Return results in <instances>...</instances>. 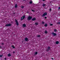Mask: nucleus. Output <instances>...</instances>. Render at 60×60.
I'll return each mask as SVG.
<instances>
[{
    "label": "nucleus",
    "mask_w": 60,
    "mask_h": 60,
    "mask_svg": "<svg viewBox=\"0 0 60 60\" xmlns=\"http://www.w3.org/2000/svg\"><path fill=\"white\" fill-rule=\"evenodd\" d=\"M3 55H0V58L2 57H3Z\"/></svg>",
    "instance_id": "17"
},
{
    "label": "nucleus",
    "mask_w": 60,
    "mask_h": 60,
    "mask_svg": "<svg viewBox=\"0 0 60 60\" xmlns=\"http://www.w3.org/2000/svg\"><path fill=\"white\" fill-rule=\"evenodd\" d=\"M52 34L53 36H56V35H57L56 34L54 33H52Z\"/></svg>",
    "instance_id": "6"
},
{
    "label": "nucleus",
    "mask_w": 60,
    "mask_h": 60,
    "mask_svg": "<svg viewBox=\"0 0 60 60\" xmlns=\"http://www.w3.org/2000/svg\"><path fill=\"white\" fill-rule=\"evenodd\" d=\"M47 12H45L44 13V14H43V15H42L41 16L42 17H44L45 16H46L47 15Z\"/></svg>",
    "instance_id": "2"
},
{
    "label": "nucleus",
    "mask_w": 60,
    "mask_h": 60,
    "mask_svg": "<svg viewBox=\"0 0 60 60\" xmlns=\"http://www.w3.org/2000/svg\"><path fill=\"white\" fill-rule=\"evenodd\" d=\"M57 24H59V25H60V22H58L57 23Z\"/></svg>",
    "instance_id": "21"
},
{
    "label": "nucleus",
    "mask_w": 60,
    "mask_h": 60,
    "mask_svg": "<svg viewBox=\"0 0 60 60\" xmlns=\"http://www.w3.org/2000/svg\"><path fill=\"white\" fill-rule=\"evenodd\" d=\"M37 37H41V35H37Z\"/></svg>",
    "instance_id": "16"
},
{
    "label": "nucleus",
    "mask_w": 60,
    "mask_h": 60,
    "mask_svg": "<svg viewBox=\"0 0 60 60\" xmlns=\"http://www.w3.org/2000/svg\"><path fill=\"white\" fill-rule=\"evenodd\" d=\"M25 40L26 41H28V39L27 38H25Z\"/></svg>",
    "instance_id": "8"
},
{
    "label": "nucleus",
    "mask_w": 60,
    "mask_h": 60,
    "mask_svg": "<svg viewBox=\"0 0 60 60\" xmlns=\"http://www.w3.org/2000/svg\"><path fill=\"white\" fill-rule=\"evenodd\" d=\"M45 0H43V1H45Z\"/></svg>",
    "instance_id": "37"
},
{
    "label": "nucleus",
    "mask_w": 60,
    "mask_h": 60,
    "mask_svg": "<svg viewBox=\"0 0 60 60\" xmlns=\"http://www.w3.org/2000/svg\"><path fill=\"white\" fill-rule=\"evenodd\" d=\"M15 22H16V25H17V26H19V22H18V21L15 19Z\"/></svg>",
    "instance_id": "4"
},
{
    "label": "nucleus",
    "mask_w": 60,
    "mask_h": 60,
    "mask_svg": "<svg viewBox=\"0 0 60 60\" xmlns=\"http://www.w3.org/2000/svg\"><path fill=\"white\" fill-rule=\"evenodd\" d=\"M45 27L47 26H48V25L47 24H45Z\"/></svg>",
    "instance_id": "18"
},
{
    "label": "nucleus",
    "mask_w": 60,
    "mask_h": 60,
    "mask_svg": "<svg viewBox=\"0 0 60 60\" xmlns=\"http://www.w3.org/2000/svg\"><path fill=\"white\" fill-rule=\"evenodd\" d=\"M31 11L33 12H35V11H34V10H32Z\"/></svg>",
    "instance_id": "27"
},
{
    "label": "nucleus",
    "mask_w": 60,
    "mask_h": 60,
    "mask_svg": "<svg viewBox=\"0 0 60 60\" xmlns=\"http://www.w3.org/2000/svg\"><path fill=\"white\" fill-rule=\"evenodd\" d=\"M24 18H25V15H24L22 17H21V20H22L23 19H24Z\"/></svg>",
    "instance_id": "5"
},
{
    "label": "nucleus",
    "mask_w": 60,
    "mask_h": 60,
    "mask_svg": "<svg viewBox=\"0 0 60 60\" xmlns=\"http://www.w3.org/2000/svg\"><path fill=\"white\" fill-rule=\"evenodd\" d=\"M38 54V52H35V55H37Z\"/></svg>",
    "instance_id": "15"
},
{
    "label": "nucleus",
    "mask_w": 60,
    "mask_h": 60,
    "mask_svg": "<svg viewBox=\"0 0 60 60\" xmlns=\"http://www.w3.org/2000/svg\"><path fill=\"white\" fill-rule=\"evenodd\" d=\"M11 26V24L10 23L8 24H6V25L5 26Z\"/></svg>",
    "instance_id": "3"
},
{
    "label": "nucleus",
    "mask_w": 60,
    "mask_h": 60,
    "mask_svg": "<svg viewBox=\"0 0 60 60\" xmlns=\"http://www.w3.org/2000/svg\"><path fill=\"white\" fill-rule=\"evenodd\" d=\"M17 7H18V5L17 4H15V8H17Z\"/></svg>",
    "instance_id": "10"
},
{
    "label": "nucleus",
    "mask_w": 60,
    "mask_h": 60,
    "mask_svg": "<svg viewBox=\"0 0 60 60\" xmlns=\"http://www.w3.org/2000/svg\"><path fill=\"white\" fill-rule=\"evenodd\" d=\"M8 56H11V54H9L8 55Z\"/></svg>",
    "instance_id": "12"
},
{
    "label": "nucleus",
    "mask_w": 60,
    "mask_h": 60,
    "mask_svg": "<svg viewBox=\"0 0 60 60\" xmlns=\"http://www.w3.org/2000/svg\"><path fill=\"white\" fill-rule=\"evenodd\" d=\"M50 26H53V24H50Z\"/></svg>",
    "instance_id": "28"
},
{
    "label": "nucleus",
    "mask_w": 60,
    "mask_h": 60,
    "mask_svg": "<svg viewBox=\"0 0 60 60\" xmlns=\"http://www.w3.org/2000/svg\"><path fill=\"white\" fill-rule=\"evenodd\" d=\"M13 14H15V12L13 13Z\"/></svg>",
    "instance_id": "34"
},
{
    "label": "nucleus",
    "mask_w": 60,
    "mask_h": 60,
    "mask_svg": "<svg viewBox=\"0 0 60 60\" xmlns=\"http://www.w3.org/2000/svg\"><path fill=\"white\" fill-rule=\"evenodd\" d=\"M50 49V48L49 47H48V49L49 50Z\"/></svg>",
    "instance_id": "22"
},
{
    "label": "nucleus",
    "mask_w": 60,
    "mask_h": 60,
    "mask_svg": "<svg viewBox=\"0 0 60 60\" xmlns=\"http://www.w3.org/2000/svg\"><path fill=\"white\" fill-rule=\"evenodd\" d=\"M23 0V1H25V0Z\"/></svg>",
    "instance_id": "40"
},
{
    "label": "nucleus",
    "mask_w": 60,
    "mask_h": 60,
    "mask_svg": "<svg viewBox=\"0 0 60 60\" xmlns=\"http://www.w3.org/2000/svg\"><path fill=\"white\" fill-rule=\"evenodd\" d=\"M42 24H44V22H42Z\"/></svg>",
    "instance_id": "25"
},
{
    "label": "nucleus",
    "mask_w": 60,
    "mask_h": 60,
    "mask_svg": "<svg viewBox=\"0 0 60 60\" xmlns=\"http://www.w3.org/2000/svg\"><path fill=\"white\" fill-rule=\"evenodd\" d=\"M22 26L23 27H26V25L25 24H23L22 25Z\"/></svg>",
    "instance_id": "9"
},
{
    "label": "nucleus",
    "mask_w": 60,
    "mask_h": 60,
    "mask_svg": "<svg viewBox=\"0 0 60 60\" xmlns=\"http://www.w3.org/2000/svg\"><path fill=\"white\" fill-rule=\"evenodd\" d=\"M60 9V7H59V9Z\"/></svg>",
    "instance_id": "36"
},
{
    "label": "nucleus",
    "mask_w": 60,
    "mask_h": 60,
    "mask_svg": "<svg viewBox=\"0 0 60 60\" xmlns=\"http://www.w3.org/2000/svg\"><path fill=\"white\" fill-rule=\"evenodd\" d=\"M6 59H7L6 58H5V59H4V60H6Z\"/></svg>",
    "instance_id": "35"
},
{
    "label": "nucleus",
    "mask_w": 60,
    "mask_h": 60,
    "mask_svg": "<svg viewBox=\"0 0 60 60\" xmlns=\"http://www.w3.org/2000/svg\"><path fill=\"white\" fill-rule=\"evenodd\" d=\"M45 5H46V4H43V7H44V6H45Z\"/></svg>",
    "instance_id": "20"
},
{
    "label": "nucleus",
    "mask_w": 60,
    "mask_h": 60,
    "mask_svg": "<svg viewBox=\"0 0 60 60\" xmlns=\"http://www.w3.org/2000/svg\"><path fill=\"white\" fill-rule=\"evenodd\" d=\"M2 46H0V49H2Z\"/></svg>",
    "instance_id": "32"
},
{
    "label": "nucleus",
    "mask_w": 60,
    "mask_h": 60,
    "mask_svg": "<svg viewBox=\"0 0 60 60\" xmlns=\"http://www.w3.org/2000/svg\"><path fill=\"white\" fill-rule=\"evenodd\" d=\"M22 8H24V6H22L21 7Z\"/></svg>",
    "instance_id": "29"
},
{
    "label": "nucleus",
    "mask_w": 60,
    "mask_h": 60,
    "mask_svg": "<svg viewBox=\"0 0 60 60\" xmlns=\"http://www.w3.org/2000/svg\"><path fill=\"white\" fill-rule=\"evenodd\" d=\"M54 32H56V29H55L54 30Z\"/></svg>",
    "instance_id": "24"
},
{
    "label": "nucleus",
    "mask_w": 60,
    "mask_h": 60,
    "mask_svg": "<svg viewBox=\"0 0 60 60\" xmlns=\"http://www.w3.org/2000/svg\"><path fill=\"white\" fill-rule=\"evenodd\" d=\"M45 34H47V33H48V31H45Z\"/></svg>",
    "instance_id": "19"
},
{
    "label": "nucleus",
    "mask_w": 60,
    "mask_h": 60,
    "mask_svg": "<svg viewBox=\"0 0 60 60\" xmlns=\"http://www.w3.org/2000/svg\"><path fill=\"white\" fill-rule=\"evenodd\" d=\"M1 45H4V43H1Z\"/></svg>",
    "instance_id": "26"
},
{
    "label": "nucleus",
    "mask_w": 60,
    "mask_h": 60,
    "mask_svg": "<svg viewBox=\"0 0 60 60\" xmlns=\"http://www.w3.org/2000/svg\"><path fill=\"white\" fill-rule=\"evenodd\" d=\"M52 59H53V58H52Z\"/></svg>",
    "instance_id": "39"
},
{
    "label": "nucleus",
    "mask_w": 60,
    "mask_h": 60,
    "mask_svg": "<svg viewBox=\"0 0 60 60\" xmlns=\"http://www.w3.org/2000/svg\"><path fill=\"white\" fill-rule=\"evenodd\" d=\"M51 11V8H50V10H49V11Z\"/></svg>",
    "instance_id": "31"
},
{
    "label": "nucleus",
    "mask_w": 60,
    "mask_h": 60,
    "mask_svg": "<svg viewBox=\"0 0 60 60\" xmlns=\"http://www.w3.org/2000/svg\"><path fill=\"white\" fill-rule=\"evenodd\" d=\"M30 4H32L33 3V2L32 1H30Z\"/></svg>",
    "instance_id": "23"
},
{
    "label": "nucleus",
    "mask_w": 60,
    "mask_h": 60,
    "mask_svg": "<svg viewBox=\"0 0 60 60\" xmlns=\"http://www.w3.org/2000/svg\"><path fill=\"white\" fill-rule=\"evenodd\" d=\"M36 19V18H33L32 19V21H34Z\"/></svg>",
    "instance_id": "7"
},
{
    "label": "nucleus",
    "mask_w": 60,
    "mask_h": 60,
    "mask_svg": "<svg viewBox=\"0 0 60 60\" xmlns=\"http://www.w3.org/2000/svg\"><path fill=\"white\" fill-rule=\"evenodd\" d=\"M15 53V52H13V53Z\"/></svg>",
    "instance_id": "38"
},
{
    "label": "nucleus",
    "mask_w": 60,
    "mask_h": 60,
    "mask_svg": "<svg viewBox=\"0 0 60 60\" xmlns=\"http://www.w3.org/2000/svg\"><path fill=\"white\" fill-rule=\"evenodd\" d=\"M47 18V17H45V19H46Z\"/></svg>",
    "instance_id": "33"
},
{
    "label": "nucleus",
    "mask_w": 60,
    "mask_h": 60,
    "mask_svg": "<svg viewBox=\"0 0 60 60\" xmlns=\"http://www.w3.org/2000/svg\"><path fill=\"white\" fill-rule=\"evenodd\" d=\"M59 43V42L58 41H57L56 42V44H58Z\"/></svg>",
    "instance_id": "11"
},
{
    "label": "nucleus",
    "mask_w": 60,
    "mask_h": 60,
    "mask_svg": "<svg viewBox=\"0 0 60 60\" xmlns=\"http://www.w3.org/2000/svg\"><path fill=\"white\" fill-rule=\"evenodd\" d=\"M35 25H36L37 26L38 25V23L37 22H35Z\"/></svg>",
    "instance_id": "14"
},
{
    "label": "nucleus",
    "mask_w": 60,
    "mask_h": 60,
    "mask_svg": "<svg viewBox=\"0 0 60 60\" xmlns=\"http://www.w3.org/2000/svg\"><path fill=\"white\" fill-rule=\"evenodd\" d=\"M32 19V17L31 16H29L27 20H31Z\"/></svg>",
    "instance_id": "1"
},
{
    "label": "nucleus",
    "mask_w": 60,
    "mask_h": 60,
    "mask_svg": "<svg viewBox=\"0 0 60 60\" xmlns=\"http://www.w3.org/2000/svg\"><path fill=\"white\" fill-rule=\"evenodd\" d=\"M11 47H12L13 48V49H15V47H14V45H12L11 46Z\"/></svg>",
    "instance_id": "13"
},
{
    "label": "nucleus",
    "mask_w": 60,
    "mask_h": 60,
    "mask_svg": "<svg viewBox=\"0 0 60 60\" xmlns=\"http://www.w3.org/2000/svg\"><path fill=\"white\" fill-rule=\"evenodd\" d=\"M49 49H47V51H49Z\"/></svg>",
    "instance_id": "30"
}]
</instances>
